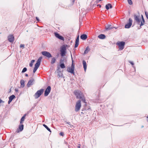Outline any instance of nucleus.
Wrapping results in <instances>:
<instances>
[{
  "mask_svg": "<svg viewBox=\"0 0 148 148\" xmlns=\"http://www.w3.org/2000/svg\"><path fill=\"white\" fill-rule=\"evenodd\" d=\"M74 93L76 96L77 99H81L82 101L86 103L85 105H86L85 98L84 96V95L80 91L78 90H75L74 91Z\"/></svg>",
  "mask_w": 148,
  "mask_h": 148,
  "instance_id": "nucleus-1",
  "label": "nucleus"
},
{
  "mask_svg": "<svg viewBox=\"0 0 148 148\" xmlns=\"http://www.w3.org/2000/svg\"><path fill=\"white\" fill-rule=\"evenodd\" d=\"M134 20L137 24L138 25H140V28H141V26L144 25L145 23V21L144 18L143 16L142 15H141V21H140V19L139 18L138 16L136 14H134Z\"/></svg>",
  "mask_w": 148,
  "mask_h": 148,
  "instance_id": "nucleus-2",
  "label": "nucleus"
},
{
  "mask_svg": "<svg viewBox=\"0 0 148 148\" xmlns=\"http://www.w3.org/2000/svg\"><path fill=\"white\" fill-rule=\"evenodd\" d=\"M81 106V100H78L76 102L75 110L76 112H78L80 109Z\"/></svg>",
  "mask_w": 148,
  "mask_h": 148,
  "instance_id": "nucleus-3",
  "label": "nucleus"
},
{
  "mask_svg": "<svg viewBox=\"0 0 148 148\" xmlns=\"http://www.w3.org/2000/svg\"><path fill=\"white\" fill-rule=\"evenodd\" d=\"M44 90L43 89H41L38 90L34 95L35 99L38 98L42 94Z\"/></svg>",
  "mask_w": 148,
  "mask_h": 148,
  "instance_id": "nucleus-4",
  "label": "nucleus"
},
{
  "mask_svg": "<svg viewBox=\"0 0 148 148\" xmlns=\"http://www.w3.org/2000/svg\"><path fill=\"white\" fill-rule=\"evenodd\" d=\"M125 44V42L124 41H121L116 43V45L119 46L120 50H122L124 48Z\"/></svg>",
  "mask_w": 148,
  "mask_h": 148,
  "instance_id": "nucleus-5",
  "label": "nucleus"
},
{
  "mask_svg": "<svg viewBox=\"0 0 148 148\" xmlns=\"http://www.w3.org/2000/svg\"><path fill=\"white\" fill-rule=\"evenodd\" d=\"M66 50V48L65 46L63 45L61 47L60 50V55L62 56H63L65 55Z\"/></svg>",
  "mask_w": 148,
  "mask_h": 148,
  "instance_id": "nucleus-6",
  "label": "nucleus"
},
{
  "mask_svg": "<svg viewBox=\"0 0 148 148\" xmlns=\"http://www.w3.org/2000/svg\"><path fill=\"white\" fill-rule=\"evenodd\" d=\"M132 23V20L131 18H129V22L125 24V28H129L131 26Z\"/></svg>",
  "mask_w": 148,
  "mask_h": 148,
  "instance_id": "nucleus-7",
  "label": "nucleus"
},
{
  "mask_svg": "<svg viewBox=\"0 0 148 148\" xmlns=\"http://www.w3.org/2000/svg\"><path fill=\"white\" fill-rule=\"evenodd\" d=\"M42 54L44 56L49 58L52 57L51 54L48 52L46 51H43L41 52Z\"/></svg>",
  "mask_w": 148,
  "mask_h": 148,
  "instance_id": "nucleus-8",
  "label": "nucleus"
},
{
  "mask_svg": "<svg viewBox=\"0 0 148 148\" xmlns=\"http://www.w3.org/2000/svg\"><path fill=\"white\" fill-rule=\"evenodd\" d=\"M64 59L63 58H62L60 59L59 63L60 66L62 69H64L65 67V64H64Z\"/></svg>",
  "mask_w": 148,
  "mask_h": 148,
  "instance_id": "nucleus-9",
  "label": "nucleus"
},
{
  "mask_svg": "<svg viewBox=\"0 0 148 148\" xmlns=\"http://www.w3.org/2000/svg\"><path fill=\"white\" fill-rule=\"evenodd\" d=\"M42 57H40L38 59L36 63L35 64V67L36 68H38L40 64V62L41 61Z\"/></svg>",
  "mask_w": 148,
  "mask_h": 148,
  "instance_id": "nucleus-10",
  "label": "nucleus"
},
{
  "mask_svg": "<svg viewBox=\"0 0 148 148\" xmlns=\"http://www.w3.org/2000/svg\"><path fill=\"white\" fill-rule=\"evenodd\" d=\"M51 89L50 86H48L47 87L45 91L44 95L46 97L48 95L51 91Z\"/></svg>",
  "mask_w": 148,
  "mask_h": 148,
  "instance_id": "nucleus-11",
  "label": "nucleus"
},
{
  "mask_svg": "<svg viewBox=\"0 0 148 148\" xmlns=\"http://www.w3.org/2000/svg\"><path fill=\"white\" fill-rule=\"evenodd\" d=\"M55 36L59 39L62 40H64V38L62 36L60 35L57 32L55 33Z\"/></svg>",
  "mask_w": 148,
  "mask_h": 148,
  "instance_id": "nucleus-12",
  "label": "nucleus"
},
{
  "mask_svg": "<svg viewBox=\"0 0 148 148\" xmlns=\"http://www.w3.org/2000/svg\"><path fill=\"white\" fill-rule=\"evenodd\" d=\"M8 40L10 42H13L14 41V37L12 35H10L8 36Z\"/></svg>",
  "mask_w": 148,
  "mask_h": 148,
  "instance_id": "nucleus-13",
  "label": "nucleus"
},
{
  "mask_svg": "<svg viewBox=\"0 0 148 148\" xmlns=\"http://www.w3.org/2000/svg\"><path fill=\"white\" fill-rule=\"evenodd\" d=\"M34 81V79L32 78L29 80L28 81V83H27V86L28 87L33 85L34 84L33 82Z\"/></svg>",
  "mask_w": 148,
  "mask_h": 148,
  "instance_id": "nucleus-14",
  "label": "nucleus"
},
{
  "mask_svg": "<svg viewBox=\"0 0 148 148\" xmlns=\"http://www.w3.org/2000/svg\"><path fill=\"white\" fill-rule=\"evenodd\" d=\"M23 127L24 125L23 124L19 125L18 128L17 129L15 133H17L19 132L20 131H22L23 129Z\"/></svg>",
  "mask_w": 148,
  "mask_h": 148,
  "instance_id": "nucleus-15",
  "label": "nucleus"
},
{
  "mask_svg": "<svg viewBox=\"0 0 148 148\" xmlns=\"http://www.w3.org/2000/svg\"><path fill=\"white\" fill-rule=\"evenodd\" d=\"M68 68L69 69H67V71L70 73H71L72 74H73V75H75V73H74V69L71 68V67H69V68Z\"/></svg>",
  "mask_w": 148,
  "mask_h": 148,
  "instance_id": "nucleus-16",
  "label": "nucleus"
},
{
  "mask_svg": "<svg viewBox=\"0 0 148 148\" xmlns=\"http://www.w3.org/2000/svg\"><path fill=\"white\" fill-rule=\"evenodd\" d=\"M82 64L84 70L85 71H86L87 69V64L86 61L84 60H83L82 61Z\"/></svg>",
  "mask_w": 148,
  "mask_h": 148,
  "instance_id": "nucleus-17",
  "label": "nucleus"
},
{
  "mask_svg": "<svg viewBox=\"0 0 148 148\" xmlns=\"http://www.w3.org/2000/svg\"><path fill=\"white\" fill-rule=\"evenodd\" d=\"M90 49L88 46H87L86 49L85 50L84 52V55H86L90 51Z\"/></svg>",
  "mask_w": 148,
  "mask_h": 148,
  "instance_id": "nucleus-18",
  "label": "nucleus"
},
{
  "mask_svg": "<svg viewBox=\"0 0 148 148\" xmlns=\"http://www.w3.org/2000/svg\"><path fill=\"white\" fill-rule=\"evenodd\" d=\"M87 38V36L86 34H83L80 36V38L82 40H84Z\"/></svg>",
  "mask_w": 148,
  "mask_h": 148,
  "instance_id": "nucleus-19",
  "label": "nucleus"
},
{
  "mask_svg": "<svg viewBox=\"0 0 148 148\" xmlns=\"http://www.w3.org/2000/svg\"><path fill=\"white\" fill-rule=\"evenodd\" d=\"M83 10H81V11L80 10H79V15L80 16H84V15H85L86 14V12H84Z\"/></svg>",
  "mask_w": 148,
  "mask_h": 148,
  "instance_id": "nucleus-20",
  "label": "nucleus"
},
{
  "mask_svg": "<svg viewBox=\"0 0 148 148\" xmlns=\"http://www.w3.org/2000/svg\"><path fill=\"white\" fill-rule=\"evenodd\" d=\"M114 28V27H112L111 25H108L107 27H106V30L108 31Z\"/></svg>",
  "mask_w": 148,
  "mask_h": 148,
  "instance_id": "nucleus-21",
  "label": "nucleus"
},
{
  "mask_svg": "<svg viewBox=\"0 0 148 148\" xmlns=\"http://www.w3.org/2000/svg\"><path fill=\"white\" fill-rule=\"evenodd\" d=\"M98 37L100 39H103L106 38V36L104 34H101L98 36Z\"/></svg>",
  "mask_w": 148,
  "mask_h": 148,
  "instance_id": "nucleus-22",
  "label": "nucleus"
},
{
  "mask_svg": "<svg viewBox=\"0 0 148 148\" xmlns=\"http://www.w3.org/2000/svg\"><path fill=\"white\" fill-rule=\"evenodd\" d=\"M106 9H109V8H112V6L111 4L110 3H108L106 5Z\"/></svg>",
  "mask_w": 148,
  "mask_h": 148,
  "instance_id": "nucleus-23",
  "label": "nucleus"
},
{
  "mask_svg": "<svg viewBox=\"0 0 148 148\" xmlns=\"http://www.w3.org/2000/svg\"><path fill=\"white\" fill-rule=\"evenodd\" d=\"M20 83L21 87L23 88L25 86V82L23 79H21L20 81Z\"/></svg>",
  "mask_w": 148,
  "mask_h": 148,
  "instance_id": "nucleus-24",
  "label": "nucleus"
},
{
  "mask_svg": "<svg viewBox=\"0 0 148 148\" xmlns=\"http://www.w3.org/2000/svg\"><path fill=\"white\" fill-rule=\"evenodd\" d=\"M26 116V114H25L21 118V121H20V123L21 124L23 123V121L24 120V119H25V117Z\"/></svg>",
  "mask_w": 148,
  "mask_h": 148,
  "instance_id": "nucleus-25",
  "label": "nucleus"
},
{
  "mask_svg": "<svg viewBox=\"0 0 148 148\" xmlns=\"http://www.w3.org/2000/svg\"><path fill=\"white\" fill-rule=\"evenodd\" d=\"M56 60V58L55 57H53L51 60V64H53L54 63Z\"/></svg>",
  "mask_w": 148,
  "mask_h": 148,
  "instance_id": "nucleus-26",
  "label": "nucleus"
},
{
  "mask_svg": "<svg viewBox=\"0 0 148 148\" xmlns=\"http://www.w3.org/2000/svg\"><path fill=\"white\" fill-rule=\"evenodd\" d=\"M27 14L28 15H30L32 17H33L34 14L32 12L29 11V12H28Z\"/></svg>",
  "mask_w": 148,
  "mask_h": 148,
  "instance_id": "nucleus-27",
  "label": "nucleus"
},
{
  "mask_svg": "<svg viewBox=\"0 0 148 148\" xmlns=\"http://www.w3.org/2000/svg\"><path fill=\"white\" fill-rule=\"evenodd\" d=\"M43 126L45 127L49 132H51V131L50 129L45 124L43 125Z\"/></svg>",
  "mask_w": 148,
  "mask_h": 148,
  "instance_id": "nucleus-28",
  "label": "nucleus"
},
{
  "mask_svg": "<svg viewBox=\"0 0 148 148\" xmlns=\"http://www.w3.org/2000/svg\"><path fill=\"white\" fill-rule=\"evenodd\" d=\"M71 58H72V64H71V68H72L73 69H74V68H75V64L74 63H73V58H72V55L71 54Z\"/></svg>",
  "mask_w": 148,
  "mask_h": 148,
  "instance_id": "nucleus-29",
  "label": "nucleus"
},
{
  "mask_svg": "<svg viewBox=\"0 0 148 148\" xmlns=\"http://www.w3.org/2000/svg\"><path fill=\"white\" fill-rule=\"evenodd\" d=\"M15 98V96H14V95H13L10 96L9 97V98L10 99V100H12Z\"/></svg>",
  "mask_w": 148,
  "mask_h": 148,
  "instance_id": "nucleus-30",
  "label": "nucleus"
},
{
  "mask_svg": "<svg viewBox=\"0 0 148 148\" xmlns=\"http://www.w3.org/2000/svg\"><path fill=\"white\" fill-rule=\"evenodd\" d=\"M58 75L59 77H63V74L62 73H61V71H59L58 72Z\"/></svg>",
  "mask_w": 148,
  "mask_h": 148,
  "instance_id": "nucleus-31",
  "label": "nucleus"
},
{
  "mask_svg": "<svg viewBox=\"0 0 148 148\" xmlns=\"http://www.w3.org/2000/svg\"><path fill=\"white\" fill-rule=\"evenodd\" d=\"M27 71V69L26 67H24L22 71V73H23Z\"/></svg>",
  "mask_w": 148,
  "mask_h": 148,
  "instance_id": "nucleus-32",
  "label": "nucleus"
},
{
  "mask_svg": "<svg viewBox=\"0 0 148 148\" xmlns=\"http://www.w3.org/2000/svg\"><path fill=\"white\" fill-rule=\"evenodd\" d=\"M79 42H75V48H76L78 47V46L79 45Z\"/></svg>",
  "mask_w": 148,
  "mask_h": 148,
  "instance_id": "nucleus-33",
  "label": "nucleus"
},
{
  "mask_svg": "<svg viewBox=\"0 0 148 148\" xmlns=\"http://www.w3.org/2000/svg\"><path fill=\"white\" fill-rule=\"evenodd\" d=\"M145 12L146 16L147 18L148 19V13L146 11H145Z\"/></svg>",
  "mask_w": 148,
  "mask_h": 148,
  "instance_id": "nucleus-34",
  "label": "nucleus"
},
{
  "mask_svg": "<svg viewBox=\"0 0 148 148\" xmlns=\"http://www.w3.org/2000/svg\"><path fill=\"white\" fill-rule=\"evenodd\" d=\"M129 62L132 65V67L133 68H135L134 66V63L133 62L131 61H129Z\"/></svg>",
  "mask_w": 148,
  "mask_h": 148,
  "instance_id": "nucleus-35",
  "label": "nucleus"
},
{
  "mask_svg": "<svg viewBox=\"0 0 148 148\" xmlns=\"http://www.w3.org/2000/svg\"><path fill=\"white\" fill-rule=\"evenodd\" d=\"M127 1L129 4L132 5V2L131 0H127Z\"/></svg>",
  "mask_w": 148,
  "mask_h": 148,
  "instance_id": "nucleus-36",
  "label": "nucleus"
},
{
  "mask_svg": "<svg viewBox=\"0 0 148 148\" xmlns=\"http://www.w3.org/2000/svg\"><path fill=\"white\" fill-rule=\"evenodd\" d=\"M75 42H79V36H78L76 38V39L75 40Z\"/></svg>",
  "mask_w": 148,
  "mask_h": 148,
  "instance_id": "nucleus-37",
  "label": "nucleus"
},
{
  "mask_svg": "<svg viewBox=\"0 0 148 148\" xmlns=\"http://www.w3.org/2000/svg\"><path fill=\"white\" fill-rule=\"evenodd\" d=\"M37 69H38V68L34 67V69L33 71V73H35L36 72V70H37Z\"/></svg>",
  "mask_w": 148,
  "mask_h": 148,
  "instance_id": "nucleus-38",
  "label": "nucleus"
},
{
  "mask_svg": "<svg viewBox=\"0 0 148 148\" xmlns=\"http://www.w3.org/2000/svg\"><path fill=\"white\" fill-rule=\"evenodd\" d=\"M66 123L68 125H70V126L71 127H72L73 126V125H72L71 124V123L70 122H66Z\"/></svg>",
  "mask_w": 148,
  "mask_h": 148,
  "instance_id": "nucleus-39",
  "label": "nucleus"
},
{
  "mask_svg": "<svg viewBox=\"0 0 148 148\" xmlns=\"http://www.w3.org/2000/svg\"><path fill=\"white\" fill-rule=\"evenodd\" d=\"M60 135L61 136H63L64 135V133L63 132H61L60 133Z\"/></svg>",
  "mask_w": 148,
  "mask_h": 148,
  "instance_id": "nucleus-40",
  "label": "nucleus"
},
{
  "mask_svg": "<svg viewBox=\"0 0 148 148\" xmlns=\"http://www.w3.org/2000/svg\"><path fill=\"white\" fill-rule=\"evenodd\" d=\"M20 47V48L23 47L24 48V45L23 44H21Z\"/></svg>",
  "mask_w": 148,
  "mask_h": 148,
  "instance_id": "nucleus-41",
  "label": "nucleus"
},
{
  "mask_svg": "<svg viewBox=\"0 0 148 148\" xmlns=\"http://www.w3.org/2000/svg\"><path fill=\"white\" fill-rule=\"evenodd\" d=\"M97 6L98 7L97 8H100L101 7V5L100 4H98L97 5Z\"/></svg>",
  "mask_w": 148,
  "mask_h": 148,
  "instance_id": "nucleus-42",
  "label": "nucleus"
},
{
  "mask_svg": "<svg viewBox=\"0 0 148 148\" xmlns=\"http://www.w3.org/2000/svg\"><path fill=\"white\" fill-rule=\"evenodd\" d=\"M33 63H32L30 62V63H29V66L30 67H32V66H33Z\"/></svg>",
  "mask_w": 148,
  "mask_h": 148,
  "instance_id": "nucleus-43",
  "label": "nucleus"
},
{
  "mask_svg": "<svg viewBox=\"0 0 148 148\" xmlns=\"http://www.w3.org/2000/svg\"><path fill=\"white\" fill-rule=\"evenodd\" d=\"M36 20L38 21H40V19H39L38 17H36Z\"/></svg>",
  "mask_w": 148,
  "mask_h": 148,
  "instance_id": "nucleus-44",
  "label": "nucleus"
},
{
  "mask_svg": "<svg viewBox=\"0 0 148 148\" xmlns=\"http://www.w3.org/2000/svg\"><path fill=\"white\" fill-rule=\"evenodd\" d=\"M12 100H10V99H9V101H8V104H9L12 102Z\"/></svg>",
  "mask_w": 148,
  "mask_h": 148,
  "instance_id": "nucleus-45",
  "label": "nucleus"
},
{
  "mask_svg": "<svg viewBox=\"0 0 148 148\" xmlns=\"http://www.w3.org/2000/svg\"><path fill=\"white\" fill-rule=\"evenodd\" d=\"M15 92H18V89L17 88H15Z\"/></svg>",
  "mask_w": 148,
  "mask_h": 148,
  "instance_id": "nucleus-46",
  "label": "nucleus"
},
{
  "mask_svg": "<svg viewBox=\"0 0 148 148\" xmlns=\"http://www.w3.org/2000/svg\"><path fill=\"white\" fill-rule=\"evenodd\" d=\"M35 62V60H31V62L33 63Z\"/></svg>",
  "mask_w": 148,
  "mask_h": 148,
  "instance_id": "nucleus-47",
  "label": "nucleus"
},
{
  "mask_svg": "<svg viewBox=\"0 0 148 148\" xmlns=\"http://www.w3.org/2000/svg\"><path fill=\"white\" fill-rule=\"evenodd\" d=\"M72 1L73 4L75 1V0H71Z\"/></svg>",
  "mask_w": 148,
  "mask_h": 148,
  "instance_id": "nucleus-48",
  "label": "nucleus"
},
{
  "mask_svg": "<svg viewBox=\"0 0 148 148\" xmlns=\"http://www.w3.org/2000/svg\"><path fill=\"white\" fill-rule=\"evenodd\" d=\"M25 75L26 76V77H28V74H27V73H25Z\"/></svg>",
  "mask_w": 148,
  "mask_h": 148,
  "instance_id": "nucleus-49",
  "label": "nucleus"
},
{
  "mask_svg": "<svg viewBox=\"0 0 148 148\" xmlns=\"http://www.w3.org/2000/svg\"><path fill=\"white\" fill-rule=\"evenodd\" d=\"M60 69V68L59 67H58V66L57 67V70H58Z\"/></svg>",
  "mask_w": 148,
  "mask_h": 148,
  "instance_id": "nucleus-50",
  "label": "nucleus"
},
{
  "mask_svg": "<svg viewBox=\"0 0 148 148\" xmlns=\"http://www.w3.org/2000/svg\"><path fill=\"white\" fill-rule=\"evenodd\" d=\"M64 143H65L66 144H67V143H68L67 142H66V141H64Z\"/></svg>",
  "mask_w": 148,
  "mask_h": 148,
  "instance_id": "nucleus-51",
  "label": "nucleus"
},
{
  "mask_svg": "<svg viewBox=\"0 0 148 148\" xmlns=\"http://www.w3.org/2000/svg\"><path fill=\"white\" fill-rule=\"evenodd\" d=\"M79 146L77 147L78 148H80V144H79Z\"/></svg>",
  "mask_w": 148,
  "mask_h": 148,
  "instance_id": "nucleus-52",
  "label": "nucleus"
},
{
  "mask_svg": "<svg viewBox=\"0 0 148 148\" xmlns=\"http://www.w3.org/2000/svg\"><path fill=\"white\" fill-rule=\"evenodd\" d=\"M11 89H10V91H9V93H10V92H11Z\"/></svg>",
  "mask_w": 148,
  "mask_h": 148,
  "instance_id": "nucleus-53",
  "label": "nucleus"
},
{
  "mask_svg": "<svg viewBox=\"0 0 148 148\" xmlns=\"http://www.w3.org/2000/svg\"><path fill=\"white\" fill-rule=\"evenodd\" d=\"M81 113V114H84L82 112Z\"/></svg>",
  "mask_w": 148,
  "mask_h": 148,
  "instance_id": "nucleus-54",
  "label": "nucleus"
},
{
  "mask_svg": "<svg viewBox=\"0 0 148 148\" xmlns=\"http://www.w3.org/2000/svg\"><path fill=\"white\" fill-rule=\"evenodd\" d=\"M143 127V125L142 126V127Z\"/></svg>",
  "mask_w": 148,
  "mask_h": 148,
  "instance_id": "nucleus-55",
  "label": "nucleus"
},
{
  "mask_svg": "<svg viewBox=\"0 0 148 148\" xmlns=\"http://www.w3.org/2000/svg\"><path fill=\"white\" fill-rule=\"evenodd\" d=\"M114 28H115V29H116V28H116V27H114Z\"/></svg>",
  "mask_w": 148,
  "mask_h": 148,
  "instance_id": "nucleus-56",
  "label": "nucleus"
},
{
  "mask_svg": "<svg viewBox=\"0 0 148 148\" xmlns=\"http://www.w3.org/2000/svg\"><path fill=\"white\" fill-rule=\"evenodd\" d=\"M84 110H83H83H82V111H83Z\"/></svg>",
  "mask_w": 148,
  "mask_h": 148,
  "instance_id": "nucleus-57",
  "label": "nucleus"
}]
</instances>
